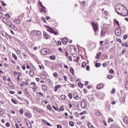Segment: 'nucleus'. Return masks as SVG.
Masks as SVG:
<instances>
[{"label":"nucleus","mask_w":128,"mask_h":128,"mask_svg":"<svg viewBox=\"0 0 128 128\" xmlns=\"http://www.w3.org/2000/svg\"><path fill=\"white\" fill-rule=\"evenodd\" d=\"M110 74H114V70L112 69H110Z\"/></svg>","instance_id":"72a5a7b5"},{"label":"nucleus","mask_w":128,"mask_h":128,"mask_svg":"<svg viewBox=\"0 0 128 128\" xmlns=\"http://www.w3.org/2000/svg\"><path fill=\"white\" fill-rule=\"evenodd\" d=\"M115 22H116V24L120 26V23L118 22V21L116 20V21H115Z\"/></svg>","instance_id":"13d9d810"},{"label":"nucleus","mask_w":128,"mask_h":128,"mask_svg":"<svg viewBox=\"0 0 128 128\" xmlns=\"http://www.w3.org/2000/svg\"><path fill=\"white\" fill-rule=\"evenodd\" d=\"M2 21L4 24H7V26H10L12 27V22L8 21V20H6V18H4Z\"/></svg>","instance_id":"20e7f679"},{"label":"nucleus","mask_w":128,"mask_h":128,"mask_svg":"<svg viewBox=\"0 0 128 128\" xmlns=\"http://www.w3.org/2000/svg\"><path fill=\"white\" fill-rule=\"evenodd\" d=\"M45 124H47V126H52V124L46 121L45 122Z\"/></svg>","instance_id":"cd10ccee"},{"label":"nucleus","mask_w":128,"mask_h":128,"mask_svg":"<svg viewBox=\"0 0 128 128\" xmlns=\"http://www.w3.org/2000/svg\"><path fill=\"white\" fill-rule=\"evenodd\" d=\"M7 82H12V80L10 79V78H8L7 79Z\"/></svg>","instance_id":"0e129e2a"},{"label":"nucleus","mask_w":128,"mask_h":128,"mask_svg":"<svg viewBox=\"0 0 128 128\" xmlns=\"http://www.w3.org/2000/svg\"><path fill=\"white\" fill-rule=\"evenodd\" d=\"M86 111H84L80 114V116H82V114H85Z\"/></svg>","instance_id":"ea45409f"},{"label":"nucleus","mask_w":128,"mask_h":128,"mask_svg":"<svg viewBox=\"0 0 128 128\" xmlns=\"http://www.w3.org/2000/svg\"><path fill=\"white\" fill-rule=\"evenodd\" d=\"M69 124L70 126H74V123L72 121H70Z\"/></svg>","instance_id":"a878e982"},{"label":"nucleus","mask_w":128,"mask_h":128,"mask_svg":"<svg viewBox=\"0 0 128 128\" xmlns=\"http://www.w3.org/2000/svg\"><path fill=\"white\" fill-rule=\"evenodd\" d=\"M92 28H93V30H94V32H98V22H92Z\"/></svg>","instance_id":"f03ea898"},{"label":"nucleus","mask_w":128,"mask_h":128,"mask_svg":"<svg viewBox=\"0 0 128 128\" xmlns=\"http://www.w3.org/2000/svg\"><path fill=\"white\" fill-rule=\"evenodd\" d=\"M1 3L2 6H6V3H4V2L3 1H1Z\"/></svg>","instance_id":"a18cd8bd"},{"label":"nucleus","mask_w":128,"mask_h":128,"mask_svg":"<svg viewBox=\"0 0 128 128\" xmlns=\"http://www.w3.org/2000/svg\"><path fill=\"white\" fill-rule=\"evenodd\" d=\"M38 96H44V94L41 92H38L36 94Z\"/></svg>","instance_id":"f3484780"},{"label":"nucleus","mask_w":128,"mask_h":128,"mask_svg":"<svg viewBox=\"0 0 128 128\" xmlns=\"http://www.w3.org/2000/svg\"><path fill=\"white\" fill-rule=\"evenodd\" d=\"M125 88H128V80L126 81V84H125Z\"/></svg>","instance_id":"2f4dec72"},{"label":"nucleus","mask_w":128,"mask_h":128,"mask_svg":"<svg viewBox=\"0 0 128 128\" xmlns=\"http://www.w3.org/2000/svg\"><path fill=\"white\" fill-rule=\"evenodd\" d=\"M116 12L122 16H128V10L126 9H124L120 8H116Z\"/></svg>","instance_id":"f257e3e1"},{"label":"nucleus","mask_w":128,"mask_h":128,"mask_svg":"<svg viewBox=\"0 0 128 128\" xmlns=\"http://www.w3.org/2000/svg\"><path fill=\"white\" fill-rule=\"evenodd\" d=\"M10 92L12 94H14V92L10 90Z\"/></svg>","instance_id":"864d4df0"},{"label":"nucleus","mask_w":128,"mask_h":128,"mask_svg":"<svg viewBox=\"0 0 128 128\" xmlns=\"http://www.w3.org/2000/svg\"><path fill=\"white\" fill-rule=\"evenodd\" d=\"M61 98H62V100H66V96L61 95Z\"/></svg>","instance_id":"4c0bfd02"},{"label":"nucleus","mask_w":128,"mask_h":128,"mask_svg":"<svg viewBox=\"0 0 128 128\" xmlns=\"http://www.w3.org/2000/svg\"><path fill=\"white\" fill-rule=\"evenodd\" d=\"M20 112L22 114H24V109L22 108H21L20 109Z\"/></svg>","instance_id":"58836bf2"},{"label":"nucleus","mask_w":128,"mask_h":128,"mask_svg":"<svg viewBox=\"0 0 128 128\" xmlns=\"http://www.w3.org/2000/svg\"><path fill=\"white\" fill-rule=\"evenodd\" d=\"M34 71L31 70L30 72V76H34Z\"/></svg>","instance_id":"aec40b11"},{"label":"nucleus","mask_w":128,"mask_h":128,"mask_svg":"<svg viewBox=\"0 0 128 128\" xmlns=\"http://www.w3.org/2000/svg\"><path fill=\"white\" fill-rule=\"evenodd\" d=\"M44 110H42V109H39V111L38 112H39L40 114H42V112H43Z\"/></svg>","instance_id":"79ce46f5"},{"label":"nucleus","mask_w":128,"mask_h":128,"mask_svg":"<svg viewBox=\"0 0 128 128\" xmlns=\"http://www.w3.org/2000/svg\"><path fill=\"white\" fill-rule=\"evenodd\" d=\"M86 70H90V66H88L86 68Z\"/></svg>","instance_id":"3c124183"},{"label":"nucleus","mask_w":128,"mask_h":128,"mask_svg":"<svg viewBox=\"0 0 128 128\" xmlns=\"http://www.w3.org/2000/svg\"><path fill=\"white\" fill-rule=\"evenodd\" d=\"M52 108H53L55 110H58V108H56V106H52Z\"/></svg>","instance_id":"37998d69"},{"label":"nucleus","mask_w":128,"mask_h":128,"mask_svg":"<svg viewBox=\"0 0 128 128\" xmlns=\"http://www.w3.org/2000/svg\"><path fill=\"white\" fill-rule=\"evenodd\" d=\"M96 116H100V112H96Z\"/></svg>","instance_id":"052dcab7"},{"label":"nucleus","mask_w":128,"mask_h":128,"mask_svg":"<svg viewBox=\"0 0 128 128\" xmlns=\"http://www.w3.org/2000/svg\"><path fill=\"white\" fill-rule=\"evenodd\" d=\"M70 72L74 74V68H72L70 69Z\"/></svg>","instance_id":"7c9ffc66"},{"label":"nucleus","mask_w":128,"mask_h":128,"mask_svg":"<svg viewBox=\"0 0 128 128\" xmlns=\"http://www.w3.org/2000/svg\"><path fill=\"white\" fill-rule=\"evenodd\" d=\"M6 18H10V14H6Z\"/></svg>","instance_id":"e2e57ef3"},{"label":"nucleus","mask_w":128,"mask_h":128,"mask_svg":"<svg viewBox=\"0 0 128 128\" xmlns=\"http://www.w3.org/2000/svg\"><path fill=\"white\" fill-rule=\"evenodd\" d=\"M42 90H44V92H46L48 90V87L46 86L44 84L42 86Z\"/></svg>","instance_id":"f8f14e48"},{"label":"nucleus","mask_w":128,"mask_h":128,"mask_svg":"<svg viewBox=\"0 0 128 128\" xmlns=\"http://www.w3.org/2000/svg\"><path fill=\"white\" fill-rule=\"evenodd\" d=\"M64 68H67L68 70V66L66 64H64Z\"/></svg>","instance_id":"8fccbe9b"},{"label":"nucleus","mask_w":128,"mask_h":128,"mask_svg":"<svg viewBox=\"0 0 128 128\" xmlns=\"http://www.w3.org/2000/svg\"><path fill=\"white\" fill-rule=\"evenodd\" d=\"M62 88V86L56 85L54 89V92H58V88Z\"/></svg>","instance_id":"9b49d317"},{"label":"nucleus","mask_w":128,"mask_h":128,"mask_svg":"<svg viewBox=\"0 0 128 128\" xmlns=\"http://www.w3.org/2000/svg\"><path fill=\"white\" fill-rule=\"evenodd\" d=\"M68 96L70 98H72V93H68Z\"/></svg>","instance_id":"c756f323"},{"label":"nucleus","mask_w":128,"mask_h":128,"mask_svg":"<svg viewBox=\"0 0 128 128\" xmlns=\"http://www.w3.org/2000/svg\"><path fill=\"white\" fill-rule=\"evenodd\" d=\"M12 102L15 104H18L16 101L14 100V99H12Z\"/></svg>","instance_id":"e433bc0d"},{"label":"nucleus","mask_w":128,"mask_h":128,"mask_svg":"<svg viewBox=\"0 0 128 128\" xmlns=\"http://www.w3.org/2000/svg\"><path fill=\"white\" fill-rule=\"evenodd\" d=\"M73 98H74L75 100H78V98H80V97H78L76 94L73 95Z\"/></svg>","instance_id":"dca6fc26"},{"label":"nucleus","mask_w":128,"mask_h":128,"mask_svg":"<svg viewBox=\"0 0 128 128\" xmlns=\"http://www.w3.org/2000/svg\"><path fill=\"white\" fill-rule=\"evenodd\" d=\"M10 126V122H7L6 124V126H7V128H9V126Z\"/></svg>","instance_id":"49530a36"},{"label":"nucleus","mask_w":128,"mask_h":128,"mask_svg":"<svg viewBox=\"0 0 128 128\" xmlns=\"http://www.w3.org/2000/svg\"><path fill=\"white\" fill-rule=\"evenodd\" d=\"M81 107L82 108H86V101L82 100L81 102Z\"/></svg>","instance_id":"39448f33"},{"label":"nucleus","mask_w":128,"mask_h":128,"mask_svg":"<svg viewBox=\"0 0 128 128\" xmlns=\"http://www.w3.org/2000/svg\"><path fill=\"white\" fill-rule=\"evenodd\" d=\"M53 76H54V78H58V73L56 72L53 74Z\"/></svg>","instance_id":"393cba45"},{"label":"nucleus","mask_w":128,"mask_h":128,"mask_svg":"<svg viewBox=\"0 0 128 128\" xmlns=\"http://www.w3.org/2000/svg\"><path fill=\"white\" fill-rule=\"evenodd\" d=\"M46 30L50 34H52V32H54V30L50 27H48Z\"/></svg>","instance_id":"ddd939ff"},{"label":"nucleus","mask_w":128,"mask_h":128,"mask_svg":"<svg viewBox=\"0 0 128 128\" xmlns=\"http://www.w3.org/2000/svg\"><path fill=\"white\" fill-rule=\"evenodd\" d=\"M58 50H59V52H62L63 50L62 48H58Z\"/></svg>","instance_id":"5fc2aeb1"},{"label":"nucleus","mask_w":128,"mask_h":128,"mask_svg":"<svg viewBox=\"0 0 128 128\" xmlns=\"http://www.w3.org/2000/svg\"><path fill=\"white\" fill-rule=\"evenodd\" d=\"M78 86L80 88H83L84 86V84H82L80 82L78 84Z\"/></svg>","instance_id":"f704fd0d"},{"label":"nucleus","mask_w":128,"mask_h":128,"mask_svg":"<svg viewBox=\"0 0 128 128\" xmlns=\"http://www.w3.org/2000/svg\"><path fill=\"white\" fill-rule=\"evenodd\" d=\"M114 92H116V89H113L111 92V94H114Z\"/></svg>","instance_id":"09e8293b"},{"label":"nucleus","mask_w":128,"mask_h":128,"mask_svg":"<svg viewBox=\"0 0 128 128\" xmlns=\"http://www.w3.org/2000/svg\"><path fill=\"white\" fill-rule=\"evenodd\" d=\"M115 34L116 36H120V35L122 34V32H120V30H118V29H116L115 30Z\"/></svg>","instance_id":"0eeeda50"},{"label":"nucleus","mask_w":128,"mask_h":128,"mask_svg":"<svg viewBox=\"0 0 128 128\" xmlns=\"http://www.w3.org/2000/svg\"><path fill=\"white\" fill-rule=\"evenodd\" d=\"M84 118H86V116H81V120H84Z\"/></svg>","instance_id":"4d7b16f0"},{"label":"nucleus","mask_w":128,"mask_h":128,"mask_svg":"<svg viewBox=\"0 0 128 128\" xmlns=\"http://www.w3.org/2000/svg\"><path fill=\"white\" fill-rule=\"evenodd\" d=\"M43 35L44 38L46 40H48V38H50V36L46 32H44Z\"/></svg>","instance_id":"423d86ee"},{"label":"nucleus","mask_w":128,"mask_h":128,"mask_svg":"<svg viewBox=\"0 0 128 128\" xmlns=\"http://www.w3.org/2000/svg\"><path fill=\"white\" fill-rule=\"evenodd\" d=\"M30 34L32 36H40L42 33L40 32V31L33 30L30 32Z\"/></svg>","instance_id":"7ed1b4c3"},{"label":"nucleus","mask_w":128,"mask_h":128,"mask_svg":"<svg viewBox=\"0 0 128 128\" xmlns=\"http://www.w3.org/2000/svg\"><path fill=\"white\" fill-rule=\"evenodd\" d=\"M123 38L124 40H126V38H128V36H126V34L124 35Z\"/></svg>","instance_id":"de8ad7c7"},{"label":"nucleus","mask_w":128,"mask_h":128,"mask_svg":"<svg viewBox=\"0 0 128 128\" xmlns=\"http://www.w3.org/2000/svg\"><path fill=\"white\" fill-rule=\"evenodd\" d=\"M116 42H120V44H122V40L120 38H117Z\"/></svg>","instance_id":"c9c22d12"},{"label":"nucleus","mask_w":128,"mask_h":128,"mask_svg":"<svg viewBox=\"0 0 128 128\" xmlns=\"http://www.w3.org/2000/svg\"><path fill=\"white\" fill-rule=\"evenodd\" d=\"M3 80H4L5 81L6 80V76H3Z\"/></svg>","instance_id":"338daca9"},{"label":"nucleus","mask_w":128,"mask_h":128,"mask_svg":"<svg viewBox=\"0 0 128 128\" xmlns=\"http://www.w3.org/2000/svg\"><path fill=\"white\" fill-rule=\"evenodd\" d=\"M50 60H56V56L54 55H52L50 56Z\"/></svg>","instance_id":"a211bd4d"},{"label":"nucleus","mask_w":128,"mask_h":128,"mask_svg":"<svg viewBox=\"0 0 128 128\" xmlns=\"http://www.w3.org/2000/svg\"><path fill=\"white\" fill-rule=\"evenodd\" d=\"M15 126L16 128H20V126H18V124H16Z\"/></svg>","instance_id":"774afa93"},{"label":"nucleus","mask_w":128,"mask_h":128,"mask_svg":"<svg viewBox=\"0 0 128 128\" xmlns=\"http://www.w3.org/2000/svg\"><path fill=\"white\" fill-rule=\"evenodd\" d=\"M20 46H22V48H26V45L24 44L22 42L20 43Z\"/></svg>","instance_id":"bb28decb"},{"label":"nucleus","mask_w":128,"mask_h":128,"mask_svg":"<svg viewBox=\"0 0 128 128\" xmlns=\"http://www.w3.org/2000/svg\"><path fill=\"white\" fill-rule=\"evenodd\" d=\"M16 74H18V76H22V72H16Z\"/></svg>","instance_id":"6e6d98bb"},{"label":"nucleus","mask_w":128,"mask_h":128,"mask_svg":"<svg viewBox=\"0 0 128 128\" xmlns=\"http://www.w3.org/2000/svg\"><path fill=\"white\" fill-rule=\"evenodd\" d=\"M64 110V108L63 107V106H61L60 108V110L61 111V112H62L63 110Z\"/></svg>","instance_id":"473e14b6"},{"label":"nucleus","mask_w":128,"mask_h":128,"mask_svg":"<svg viewBox=\"0 0 128 128\" xmlns=\"http://www.w3.org/2000/svg\"><path fill=\"white\" fill-rule=\"evenodd\" d=\"M25 116L28 118H32V114H30V113L28 112H25Z\"/></svg>","instance_id":"4468645a"},{"label":"nucleus","mask_w":128,"mask_h":128,"mask_svg":"<svg viewBox=\"0 0 128 128\" xmlns=\"http://www.w3.org/2000/svg\"><path fill=\"white\" fill-rule=\"evenodd\" d=\"M47 108L48 110H50H50H52V106H50V105L47 106Z\"/></svg>","instance_id":"5701e85b"},{"label":"nucleus","mask_w":128,"mask_h":128,"mask_svg":"<svg viewBox=\"0 0 128 128\" xmlns=\"http://www.w3.org/2000/svg\"><path fill=\"white\" fill-rule=\"evenodd\" d=\"M14 22L19 24H20V18H18V19L15 20H14Z\"/></svg>","instance_id":"2eb2a0df"},{"label":"nucleus","mask_w":128,"mask_h":128,"mask_svg":"<svg viewBox=\"0 0 128 128\" xmlns=\"http://www.w3.org/2000/svg\"><path fill=\"white\" fill-rule=\"evenodd\" d=\"M106 36V32L102 30L100 36Z\"/></svg>","instance_id":"4be33fe9"},{"label":"nucleus","mask_w":128,"mask_h":128,"mask_svg":"<svg viewBox=\"0 0 128 128\" xmlns=\"http://www.w3.org/2000/svg\"><path fill=\"white\" fill-rule=\"evenodd\" d=\"M57 128H62V126L60 125V124L57 125Z\"/></svg>","instance_id":"bf43d9fd"},{"label":"nucleus","mask_w":128,"mask_h":128,"mask_svg":"<svg viewBox=\"0 0 128 128\" xmlns=\"http://www.w3.org/2000/svg\"><path fill=\"white\" fill-rule=\"evenodd\" d=\"M42 54H48V50L46 48H44L41 50Z\"/></svg>","instance_id":"6e6552de"},{"label":"nucleus","mask_w":128,"mask_h":128,"mask_svg":"<svg viewBox=\"0 0 128 128\" xmlns=\"http://www.w3.org/2000/svg\"><path fill=\"white\" fill-rule=\"evenodd\" d=\"M88 126L89 128H90V126H92V124L90 123V122H88Z\"/></svg>","instance_id":"c03bdc74"},{"label":"nucleus","mask_w":128,"mask_h":128,"mask_svg":"<svg viewBox=\"0 0 128 128\" xmlns=\"http://www.w3.org/2000/svg\"><path fill=\"white\" fill-rule=\"evenodd\" d=\"M64 78L65 82H66V80H68V77L66 76H64Z\"/></svg>","instance_id":"a19ab883"},{"label":"nucleus","mask_w":128,"mask_h":128,"mask_svg":"<svg viewBox=\"0 0 128 128\" xmlns=\"http://www.w3.org/2000/svg\"><path fill=\"white\" fill-rule=\"evenodd\" d=\"M68 58H69L70 62H72V56H69Z\"/></svg>","instance_id":"680f3d73"},{"label":"nucleus","mask_w":128,"mask_h":128,"mask_svg":"<svg viewBox=\"0 0 128 128\" xmlns=\"http://www.w3.org/2000/svg\"><path fill=\"white\" fill-rule=\"evenodd\" d=\"M82 68H86V62H83L82 63Z\"/></svg>","instance_id":"6ab92c4d"},{"label":"nucleus","mask_w":128,"mask_h":128,"mask_svg":"<svg viewBox=\"0 0 128 128\" xmlns=\"http://www.w3.org/2000/svg\"><path fill=\"white\" fill-rule=\"evenodd\" d=\"M12 56L16 60H18V57L16 56V55L14 54H12Z\"/></svg>","instance_id":"412c9836"},{"label":"nucleus","mask_w":128,"mask_h":128,"mask_svg":"<svg viewBox=\"0 0 128 128\" xmlns=\"http://www.w3.org/2000/svg\"><path fill=\"white\" fill-rule=\"evenodd\" d=\"M100 66H102V64H100V63H96V68H100Z\"/></svg>","instance_id":"b1692460"},{"label":"nucleus","mask_w":128,"mask_h":128,"mask_svg":"<svg viewBox=\"0 0 128 128\" xmlns=\"http://www.w3.org/2000/svg\"><path fill=\"white\" fill-rule=\"evenodd\" d=\"M63 44H68V39L64 38L62 40Z\"/></svg>","instance_id":"9d476101"},{"label":"nucleus","mask_w":128,"mask_h":128,"mask_svg":"<svg viewBox=\"0 0 128 128\" xmlns=\"http://www.w3.org/2000/svg\"><path fill=\"white\" fill-rule=\"evenodd\" d=\"M104 88V84H100L96 86L97 90H100V88Z\"/></svg>","instance_id":"1a4fd4ad"},{"label":"nucleus","mask_w":128,"mask_h":128,"mask_svg":"<svg viewBox=\"0 0 128 128\" xmlns=\"http://www.w3.org/2000/svg\"><path fill=\"white\" fill-rule=\"evenodd\" d=\"M124 52H126V50H123L122 52V54H124Z\"/></svg>","instance_id":"69168bd1"},{"label":"nucleus","mask_w":128,"mask_h":128,"mask_svg":"<svg viewBox=\"0 0 128 128\" xmlns=\"http://www.w3.org/2000/svg\"><path fill=\"white\" fill-rule=\"evenodd\" d=\"M21 76L19 75L18 76V77H17V80H20V77Z\"/></svg>","instance_id":"603ef678"},{"label":"nucleus","mask_w":128,"mask_h":128,"mask_svg":"<svg viewBox=\"0 0 128 128\" xmlns=\"http://www.w3.org/2000/svg\"><path fill=\"white\" fill-rule=\"evenodd\" d=\"M34 110L35 112H38V111L40 110V109H38L36 107H34Z\"/></svg>","instance_id":"c85d7f7f"}]
</instances>
